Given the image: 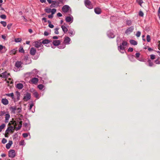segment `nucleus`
Returning <instances> with one entry per match:
<instances>
[{
    "label": "nucleus",
    "mask_w": 160,
    "mask_h": 160,
    "mask_svg": "<svg viewBox=\"0 0 160 160\" xmlns=\"http://www.w3.org/2000/svg\"><path fill=\"white\" fill-rule=\"evenodd\" d=\"M10 122L14 125L16 131L19 130L22 126V121L20 118L17 119L16 121H11Z\"/></svg>",
    "instance_id": "obj_1"
},
{
    "label": "nucleus",
    "mask_w": 160,
    "mask_h": 160,
    "mask_svg": "<svg viewBox=\"0 0 160 160\" xmlns=\"http://www.w3.org/2000/svg\"><path fill=\"white\" fill-rule=\"evenodd\" d=\"M127 45V42L125 41H123L121 44L118 46V49L121 53H123L125 52V48Z\"/></svg>",
    "instance_id": "obj_2"
},
{
    "label": "nucleus",
    "mask_w": 160,
    "mask_h": 160,
    "mask_svg": "<svg viewBox=\"0 0 160 160\" xmlns=\"http://www.w3.org/2000/svg\"><path fill=\"white\" fill-rule=\"evenodd\" d=\"M38 71L36 69H34L32 72L26 73L25 75L27 77L29 76H34L38 73Z\"/></svg>",
    "instance_id": "obj_3"
},
{
    "label": "nucleus",
    "mask_w": 160,
    "mask_h": 160,
    "mask_svg": "<svg viewBox=\"0 0 160 160\" xmlns=\"http://www.w3.org/2000/svg\"><path fill=\"white\" fill-rule=\"evenodd\" d=\"M85 3L86 6L89 9L93 8V6L91 4V2L89 0H86L85 1Z\"/></svg>",
    "instance_id": "obj_4"
},
{
    "label": "nucleus",
    "mask_w": 160,
    "mask_h": 160,
    "mask_svg": "<svg viewBox=\"0 0 160 160\" xmlns=\"http://www.w3.org/2000/svg\"><path fill=\"white\" fill-rule=\"evenodd\" d=\"M64 33H66L67 35L69 36H73L75 33L74 31H63Z\"/></svg>",
    "instance_id": "obj_5"
},
{
    "label": "nucleus",
    "mask_w": 160,
    "mask_h": 160,
    "mask_svg": "<svg viewBox=\"0 0 160 160\" xmlns=\"http://www.w3.org/2000/svg\"><path fill=\"white\" fill-rule=\"evenodd\" d=\"M15 150H10L8 153V156L11 158H13L15 156Z\"/></svg>",
    "instance_id": "obj_6"
},
{
    "label": "nucleus",
    "mask_w": 160,
    "mask_h": 160,
    "mask_svg": "<svg viewBox=\"0 0 160 160\" xmlns=\"http://www.w3.org/2000/svg\"><path fill=\"white\" fill-rule=\"evenodd\" d=\"M112 31H108L107 32V35L110 38H113L115 37V35L112 32Z\"/></svg>",
    "instance_id": "obj_7"
},
{
    "label": "nucleus",
    "mask_w": 160,
    "mask_h": 160,
    "mask_svg": "<svg viewBox=\"0 0 160 160\" xmlns=\"http://www.w3.org/2000/svg\"><path fill=\"white\" fill-rule=\"evenodd\" d=\"M42 45V43L41 40L35 42L34 46L36 48H38L40 47Z\"/></svg>",
    "instance_id": "obj_8"
},
{
    "label": "nucleus",
    "mask_w": 160,
    "mask_h": 160,
    "mask_svg": "<svg viewBox=\"0 0 160 160\" xmlns=\"http://www.w3.org/2000/svg\"><path fill=\"white\" fill-rule=\"evenodd\" d=\"M50 42V41L48 39H45L41 42L42 44H46L45 46L47 47L50 46L49 43Z\"/></svg>",
    "instance_id": "obj_9"
},
{
    "label": "nucleus",
    "mask_w": 160,
    "mask_h": 160,
    "mask_svg": "<svg viewBox=\"0 0 160 160\" xmlns=\"http://www.w3.org/2000/svg\"><path fill=\"white\" fill-rule=\"evenodd\" d=\"M10 76V74L6 72H4L2 73L0 75L1 77L3 78H7L9 77Z\"/></svg>",
    "instance_id": "obj_10"
},
{
    "label": "nucleus",
    "mask_w": 160,
    "mask_h": 160,
    "mask_svg": "<svg viewBox=\"0 0 160 160\" xmlns=\"http://www.w3.org/2000/svg\"><path fill=\"white\" fill-rule=\"evenodd\" d=\"M38 81V79L37 78H33L31 79L30 81V82H31V83L33 84H36Z\"/></svg>",
    "instance_id": "obj_11"
},
{
    "label": "nucleus",
    "mask_w": 160,
    "mask_h": 160,
    "mask_svg": "<svg viewBox=\"0 0 160 160\" xmlns=\"http://www.w3.org/2000/svg\"><path fill=\"white\" fill-rule=\"evenodd\" d=\"M71 41L70 38L68 37H66L64 39V44H66L68 45L70 44V41Z\"/></svg>",
    "instance_id": "obj_12"
},
{
    "label": "nucleus",
    "mask_w": 160,
    "mask_h": 160,
    "mask_svg": "<svg viewBox=\"0 0 160 160\" xmlns=\"http://www.w3.org/2000/svg\"><path fill=\"white\" fill-rule=\"evenodd\" d=\"M31 98L30 94L28 93L24 97L23 100L24 101H27Z\"/></svg>",
    "instance_id": "obj_13"
},
{
    "label": "nucleus",
    "mask_w": 160,
    "mask_h": 160,
    "mask_svg": "<svg viewBox=\"0 0 160 160\" xmlns=\"http://www.w3.org/2000/svg\"><path fill=\"white\" fill-rule=\"evenodd\" d=\"M50 7L51 8L56 7L58 6L59 3L58 2V1H53Z\"/></svg>",
    "instance_id": "obj_14"
},
{
    "label": "nucleus",
    "mask_w": 160,
    "mask_h": 160,
    "mask_svg": "<svg viewBox=\"0 0 160 160\" xmlns=\"http://www.w3.org/2000/svg\"><path fill=\"white\" fill-rule=\"evenodd\" d=\"M69 7L68 5H65L62 7V10L64 12H67L69 10Z\"/></svg>",
    "instance_id": "obj_15"
},
{
    "label": "nucleus",
    "mask_w": 160,
    "mask_h": 160,
    "mask_svg": "<svg viewBox=\"0 0 160 160\" xmlns=\"http://www.w3.org/2000/svg\"><path fill=\"white\" fill-rule=\"evenodd\" d=\"M23 126L25 128L26 130L28 131L30 130V127L29 123H27L26 122L24 123L23 124Z\"/></svg>",
    "instance_id": "obj_16"
},
{
    "label": "nucleus",
    "mask_w": 160,
    "mask_h": 160,
    "mask_svg": "<svg viewBox=\"0 0 160 160\" xmlns=\"http://www.w3.org/2000/svg\"><path fill=\"white\" fill-rule=\"evenodd\" d=\"M36 52V49L34 48H32L30 50V54L32 55H34Z\"/></svg>",
    "instance_id": "obj_17"
},
{
    "label": "nucleus",
    "mask_w": 160,
    "mask_h": 160,
    "mask_svg": "<svg viewBox=\"0 0 160 160\" xmlns=\"http://www.w3.org/2000/svg\"><path fill=\"white\" fill-rule=\"evenodd\" d=\"M1 102L4 105H7L8 104V100L6 98H2L1 100Z\"/></svg>",
    "instance_id": "obj_18"
},
{
    "label": "nucleus",
    "mask_w": 160,
    "mask_h": 160,
    "mask_svg": "<svg viewBox=\"0 0 160 160\" xmlns=\"http://www.w3.org/2000/svg\"><path fill=\"white\" fill-rule=\"evenodd\" d=\"M16 87L19 89H21L23 88V85L22 83H18L16 85Z\"/></svg>",
    "instance_id": "obj_19"
},
{
    "label": "nucleus",
    "mask_w": 160,
    "mask_h": 160,
    "mask_svg": "<svg viewBox=\"0 0 160 160\" xmlns=\"http://www.w3.org/2000/svg\"><path fill=\"white\" fill-rule=\"evenodd\" d=\"M5 116V122L6 123H7L8 122V120L10 118V115L9 114H6Z\"/></svg>",
    "instance_id": "obj_20"
},
{
    "label": "nucleus",
    "mask_w": 160,
    "mask_h": 160,
    "mask_svg": "<svg viewBox=\"0 0 160 160\" xmlns=\"http://www.w3.org/2000/svg\"><path fill=\"white\" fill-rule=\"evenodd\" d=\"M53 44L55 46H58L60 43V42L59 40H55L53 42Z\"/></svg>",
    "instance_id": "obj_21"
},
{
    "label": "nucleus",
    "mask_w": 160,
    "mask_h": 160,
    "mask_svg": "<svg viewBox=\"0 0 160 160\" xmlns=\"http://www.w3.org/2000/svg\"><path fill=\"white\" fill-rule=\"evenodd\" d=\"M12 144V141H9L8 143L6 144V147L7 149H9L11 145Z\"/></svg>",
    "instance_id": "obj_22"
},
{
    "label": "nucleus",
    "mask_w": 160,
    "mask_h": 160,
    "mask_svg": "<svg viewBox=\"0 0 160 160\" xmlns=\"http://www.w3.org/2000/svg\"><path fill=\"white\" fill-rule=\"evenodd\" d=\"M130 43L133 45H136L138 44V42L136 41L133 40H131L129 41Z\"/></svg>",
    "instance_id": "obj_23"
},
{
    "label": "nucleus",
    "mask_w": 160,
    "mask_h": 160,
    "mask_svg": "<svg viewBox=\"0 0 160 160\" xmlns=\"http://www.w3.org/2000/svg\"><path fill=\"white\" fill-rule=\"evenodd\" d=\"M94 11L96 14H99L101 12V10L100 8H97L94 9Z\"/></svg>",
    "instance_id": "obj_24"
},
{
    "label": "nucleus",
    "mask_w": 160,
    "mask_h": 160,
    "mask_svg": "<svg viewBox=\"0 0 160 160\" xmlns=\"http://www.w3.org/2000/svg\"><path fill=\"white\" fill-rule=\"evenodd\" d=\"M5 95L11 97L12 98V99L14 98V95L13 93H7L5 94Z\"/></svg>",
    "instance_id": "obj_25"
},
{
    "label": "nucleus",
    "mask_w": 160,
    "mask_h": 160,
    "mask_svg": "<svg viewBox=\"0 0 160 160\" xmlns=\"http://www.w3.org/2000/svg\"><path fill=\"white\" fill-rule=\"evenodd\" d=\"M10 109L12 112H14L16 110V106H11L10 108Z\"/></svg>",
    "instance_id": "obj_26"
},
{
    "label": "nucleus",
    "mask_w": 160,
    "mask_h": 160,
    "mask_svg": "<svg viewBox=\"0 0 160 160\" xmlns=\"http://www.w3.org/2000/svg\"><path fill=\"white\" fill-rule=\"evenodd\" d=\"M21 63L20 62H17L15 63V66L18 68H19L21 66Z\"/></svg>",
    "instance_id": "obj_27"
},
{
    "label": "nucleus",
    "mask_w": 160,
    "mask_h": 160,
    "mask_svg": "<svg viewBox=\"0 0 160 160\" xmlns=\"http://www.w3.org/2000/svg\"><path fill=\"white\" fill-rule=\"evenodd\" d=\"M128 58L132 62L135 61V60L134 59V57L133 55H129V56H128Z\"/></svg>",
    "instance_id": "obj_28"
},
{
    "label": "nucleus",
    "mask_w": 160,
    "mask_h": 160,
    "mask_svg": "<svg viewBox=\"0 0 160 160\" xmlns=\"http://www.w3.org/2000/svg\"><path fill=\"white\" fill-rule=\"evenodd\" d=\"M66 20L67 22H70L72 21V18L69 16L67 17L66 18Z\"/></svg>",
    "instance_id": "obj_29"
},
{
    "label": "nucleus",
    "mask_w": 160,
    "mask_h": 160,
    "mask_svg": "<svg viewBox=\"0 0 160 160\" xmlns=\"http://www.w3.org/2000/svg\"><path fill=\"white\" fill-rule=\"evenodd\" d=\"M66 47L65 44L63 43L62 44L60 45L58 47L59 49H62Z\"/></svg>",
    "instance_id": "obj_30"
},
{
    "label": "nucleus",
    "mask_w": 160,
    "mask_h": 160,
    "mask_svg": "<svg viewBox=\"0 0 160 160\" xmlns=\"http://www.w3.org/2000/svg\"><path fill=\"white\" fill-rule=\"evenodd\" d=\"M22 39L20 38H15L14 39V41L16 42H19L21 41Z\"/></svg>",
    "instance_id": "obj_31"
},
{
    "label": "nucleus",
    "mask_w": 160,
    "mask_h": 160,
    "mask_svg": "<svg viewBox=\"0 0 160 160\" xmlns=\"http://www.w3.org/2000/svg\"><path fill=\"white\" fill-rule=\"evenodd\" d=\"M45 11L46 12L48 13H50L51 12V9L50 8H46L45 9Z\"/></svg>",
    "instance_id": "obj_32"
},
{
    "label": "nucleus",
    "mask_w": 160,
    "mask_h": 160,
    "mask_svg": "<svg viewBox=\"0 0 160 160\" xmlns=\"http://www.w3.org/2000/svg\"><path fill=\"white\" fill-rule=\"evenodd\" d=\"M38 87L40 90H42L44 88V86L42 84H39L38 85Z\"/></svg>",
    "instance_id": "obj_33"
},
{
    "label": "nucleus",
    "mask_w": 160,
    "mask_h": 160,
    "mask_svg": "<svg viewBox=\"0 0 160 160\" xmlns=\"http://www.w3.org/2000/svg\"><path fill=\"white\" fill-rule=\"evenodd\" d=\"M148 66L150 67H152L153 66V63L150 60H148Z\"/></svg>",
    "instance_id": "obj_34"
},
{
    "label": "nucleus",
    "mask_w": 160,
    "mask_h": 160,
    "mask_svg": "<svg viewBox=\"0 0 160 160\" xmlns=\"http://www.w3.org/2000/svg\"><path fill=\"white\" fill-rule=\"evenodd\" d=\"M17 50L15 49H13L11 50L10 53L11 54H15Z\"/></svg>",
    "instance_id": "obj_35"
},
{
    "label": "nucleus",
    "mask_w": 160,
    "mask_h": 160,
    "mask_svg": "<svg viewBox=\"0 0 160 160\" xmlns=\"http://www.w3.org/2000/svg\"><path fill=\"white\" fill-rule=\"evenodd\" d=\"M13 130V127H11L8 128V129L6 130V132H8V131L12 132Z\"/></svg>",
    "instance_id": "obj_36"
},
{
    "label": "nucleus",
    "mask_w": 160,
    "mask_h": 160,
    "mask_svg": "<svg viewBox=\"0 0 160 160\" xmlns=\"http://www.w3.org/2000/svg\"><path fill=\"white\" fill-rule=\"evenodd\" d=\"M136 1L141 6H142L141 4L143 2L142 0H136Z\"/></svg>",
    "instance_id": "obj_37"
},
{
    "label": "nucleus",
    "mask_w": 160,
    "mask_h": 160,
    "mask_svg": "<svg viewBox=\"0 0 160 160\" xmlns=\"http://www.w3.org/2000/svg\"><path fill=\"white\" fill-rule=\"evenodd\" d=\"M33 94L36 98H38V94L37 92H34Z\"/></svg>",
    "instance_id": "obj_38"
},
{
    "label": "nucleus",
    "mask_w": 160,
    "mask_h": 160,
    "mask_svg": "<svg viewBox=\"0 0 160 160\" xmlns=\"http://www.w3.org/2000/svg\"><path fill=\"white\" fill-rule=\"evenodd\" d=\"M5 125L4 124H3L0 126V130L2 131V130L5 127Z\"/></svg>",
    "instance_id": "obj_39"
},
{
    "label": "nucleus",
    "mask_w": 160,
    "mask_h": 160,
    "mask_svg": "<svg viewBox=\"0 0 160 160\" xmlns=\"http://www.w3.org/2000/svg\"><path fill=\"white\" fill-rule=\"evenodd\" d=\"M151 38L150 36L149 35H147V41L148 42H149L150 41Z\"/></svg>",
    "instance_id": "obj_40"
},
{
    "label": "nucleus",
    "mask_w": 160,
    "mask_h": 160,
    "mask_svg": "<svg viewBox=\"0 0 160 160\" xmlns=\"http://www.w3.org/2000/svg\"><path fill=\"white\" fill-rule=\"evenodd\" d=\"M126 24L128 25H130L132 24V21L130 20H128L126 21Z\"/></svg>",
    "instance_id": "obj_41"
},
{
    "label": "nucleus",
    "mask_w": 160,
    "mask_h": 160,
    "mask_svg": "<svg viewBox=\"0 0 160 160\" xmlns=\"http://www.w3.org/2000/svg\"><path fill=\"white\" fill-rule=\"evenodd\" d=\"M19 51V52L22 53H24V50L23 48L21 47L20 48Z\"/></svg>",
    "instance_id": "obj_42"
},
{
    "label": "nucleus",
    "mask_w": 160,
    "mask_h": 160,
    "mask_svg": "<svg viewBox=\"0 0 160 160\" xmlns=\"http://www.w3.org/2000/svg\"><path fill=\"white\" fill-rule=\"evenodd\" d=\"M0 18L3 19H5L6 18V16L5 15L3 14L0 15Z\"/></svg>",
    "instance_id": "obj_43"
},
{
    "label": "nucleus",
    "mask_w": 160,
    "mask_h": 160,
    "mask_svg": "<svg viewBox=\"0 0 160 160\" xmlns=\"http://www.w3.org/2000/svg\"><path fill=\"white\" fill-rule=\"evenodd\" d=\"M56 9L55 8H53V9H52V10H51V12L52 13V14L53 15V14L55 13V12H56Z\"/></svg>",
    "instance_id": "obj_44"
},
{
    "label": "nucleus",
    "mask_w": 160,
    "mask_h": 160,
    "mask_svg": "<svg viewBox=\"0 0 160 160\" xmlns=\"http://www.w3.org/2000/svg\"><path fill=\"white\" fill-rule=\"evenodd\" d=\"M7 142V140L4 138H3L2 139V143L5 144Z\"/></svg>",
    "instance_id": "obj_45"
},
{
    "label": "nucleus",
    "mask_w": 160,
    "mask_h": 160,
    "mask_svg": "<svg viewBox=\"0 0 160 160\" xmlns=\"http://www.w3.org/2000/svg\"><path fill=\"white\" fill-rule=\"evenodd\" d=\"M5 48L4 46H3L1 45H0V51L1 52L3 49H5Z\"/></svg>",
    "instance_id": "obj_46"
},
{
    "label": "nucleus",
    "mask_w": 160,
    "mask_h": 160,
    "mask_svg": "<svg viewBox=\"0 0 160 160\" xmlns=\"http://www.w3.org/2000/svg\"><path fill=\"white\" fill-rule=\"evenodd\" d=\"M1 23L4 27H5L7 25L6 22H5L1 21Z\"/></svg>",
    "instance_id": "obj_47"
},
{
    "label": "nucleus",
    "mask_w": 160,
    "mask_h": 160,
    "mask_svg": "<svg viewBox=\"0 0 160 160\" xmlns=\"http://www.w3.org/2000/svg\"><path fill=\"white\" fill-rule=\"evenodd\" d=\"M140 35H141L140 32L139 31H138L137 32V33L136 34V35L137 37H140Z\"/></svg>",
    "instance_id": "obj_48"
},
{
    "label": "nucleus",
    "mask_w": 160,
    "mask_h": 160,
    "mask_svg": "<svg viewBox=\"0 0 160 160\" xmlns=\"http://www.w3.org/2000/svg\"><path fill=\"white\" fill-rule=\"evenodd\" d=\"M33 104L32 103H31L30 105V106L29 107V108H28V109L30 110L32 108V107H33Z\"/></svg>",
    "instance_id": "obj_49"
},
{
    "label": "nucleus",
    "mask_w": 160,
    "mask_h": 160,
    "mask_svg": "<svg viewBox=\"0 0 160 160\" xmlns=\"http://www.w3.org/2000/svg\"><path fill=\"white\" fill-rule=\"evenodd\" d=\"M22 136L23 137L26 138L28 136V134L27 133H24L22 134Z\"/></svg>",
    "instance_id": "obj_50"
},
{
    "label": "nucleus",
    "mask_w": 160,
    "mask_h": 160,
    "mask_svg": "<svg viewBox=\"0 0 160 160\" xmlns=\"http://www.w3.org/2000/svg\"><path fill=\"white\" fill-rule=\"evenodd\" d=\"M139 14L140 16L141 17H142L143 16V12L141 11H140Z\"/></svg>",
    "instance_id": "obj_51"
},
{
    "label": "nucleus",
    "mask_w": 160,
    "mask_h": 160,
    "mask_svg": "<svg viewBox=\"0 0 160 160\" xmlns=\"http://www.w3.org/2000/svg\"><path fill=\"white\" fill-rule=\"evenodd\" d=\"M136 58H137L139 57L140 56V53H136L135 54Z\"/></svg>",
    "instance_id": "obj_52"
},
{
    "label": "nucleus",
    "mask_w": 160,
    "mask_h": 160,
    "mask_svg": "<svg viewBox=\"0 0 160 160\" xmlns=\"http://www.w3.org/2000/svg\"><path fill=\"white\" fill-rule=\"evenodd\" d=\"M20 145H25V142L24 141H22L20 142Z\"/></svg>",
    "instance_id": "obj_53"
},
{
    "label": "nucleus",
    "mask_w": 160,
    "mask_h": 160,
    "mask_svg": "<svg viewBox=\"0 0 160 160\" xmlns=\"http://www.w3.org/2000/svg\"><path fill=\"white\" fill-rule=\"evenodd\" d=\"M49 33L47 31H45L44 32V35L45 36H47L49 35Z\"/></svg>",
    "instance_id": "obj_54"
},
{
    "label": "nucleus",
    "mask_w": 160,
    "mask_h": 160,
    "mask_svg": "<svg viewBox=\"0 0 160 160\" xmlns=\"http://www.w3.org/2000/svg\"><path fill=\"white\" fill-rule=\"evenodd\" d=\"M151 58L152 59H154L155 58V56L154 55L152 54L150 55Z\"/></svg>",
    "instance_id": "obj_55"
},
{
    "label": "nucleus",
    "mask_w": 160,
    "mask_h": 160,
    "mask_svg": "<svg viewBox=\"0 0 160 160\" xmlns=\"http://www.w3.org/2000/svg\"><path fill=\"white\" fill-rule=\"evenodd\" d=\"M61 27L62 29V30H68V29L67 28H66L64 26H62Z\"/></svg>",
    "instance_id": "obj_56"
},
{
    "label": "nucleus",
    "mask_w": 160,
    "mask_h": 160,
    "mask_svg": "<svg viewBox=\"0 0 160 160\" xmlns=\"http://www.w3.org/2000/svg\"><path fill=\"white\" fill-rule=\"evenodd\" d=\"M133 51V48H129L128 49V52H132Z\"/></svg>",
    "instance_id": "obj_57"
},
{
    "label": "nucleus",
    "mask_w": 160,
    "mask_h": 160,
    "mask_svg": "<svg viewBox=\"0 0 160 160\" xmlns=\"http://www.w3.org/2000/svg\"><path fill=\"white\" fill-rule=\"evenodd\" d=\"M12 25V24H8L7 26V28L8 29H10L11 28V26Z\"/></svg>",
    "instance_id": "obj_58"
},
{
    "label": "nucleus",
    "mask_w": 160,
    "mask_h": 160,
    "mask_svg": "<svg viewBox=\"0 0 160 160\" xmlns=\"http://www.w3.org/2000/svg\"><path fill=\"white\" fill-rule=\"evenodd\" d=\"M48 26L49 27H50L51 28H52L54 27L53 25L51 24V23H49L48 25Z\"/></svg>",
    "instance_id": "obj_59"
},
{
    "label": "nucleus",
    "mask_w": 160,
    "mask_h": 160,
    "mask_svg": "<svg viewBox=\"0 0 160 160\" xmlns=\"http://www.w3.org/2000/svg\"><path fill=\"white\" fill-rule=\"evenodd\" d=\"M2 38L4 40H5L6 38V36L5 35H2Z\"/></svg>",
    "instance_id": "obj_60"
},
{
    "label": "nucleus",
    "mask_w": 160,
    "mask_h": 160,
    "mask_svg": "<svg viewBox=\"0 0 160 160\" xmlns=\"http://www.w3.org/2000/svg\"><path fill=\"white\" fill-rule=\"evenodd\" d=\"M155 62L156 64H159L160 63V61L158 59L155 60Z\"/></svg>",
    "instance_id": "obj_61"
},
{
    "label": "nucleus",
    "mask_w": 160,
    "mask_h": 160,
    "mask_svg": "<svg viewBox=\"0 0 160 160\" xmlns=\"http://www.w3.org/2000/svg\"><path fill=\"white\" fill-rule=\"evenodd\" d=\"M53 16V14H51V15H48V18H52Z\"/></svg>",
    "instance_id": "obj_62"
},
{
    "label": "nucleus",
    "mask_w": 160,
    "mask_h": 160,
    "mask_svg": "<svg viewBox=\"0 0 160 160\" xmlns=\"http://www.w3.org/2000/svg\"><path fill=\"white\" fill-rule=\"evenodd\" d=\"M58 2L59 3V4L60 3H64V1L63 0H59V1H58Z\"/></svg>",
    "instance_id": "obj_63"
},
{
    "label": "nucleus",
    "mask_w": 160,
    "mask_h": 160,
    "mask_svg": "<svg viewBox=\"0 0 160 160\" xmlns=\"http://www.w3.org/2000/svg\"><path fill=\"white\" fill-rule=\"evenodd\" d=\"M57 16H58L59 17H61V16H62V14H61V13H60V12H58V13L57 14Z\"/></svg>",
    "instance_id": "obj_64"
}]
</instances>
